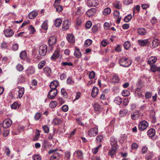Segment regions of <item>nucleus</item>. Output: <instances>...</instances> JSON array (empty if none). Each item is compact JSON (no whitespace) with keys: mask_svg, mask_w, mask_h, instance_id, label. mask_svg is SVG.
<instances>
[{"mask_svg":"<svg viewBox=\"0 0 160 160\" xmlns=\"http://www.w3.org/2000/svg\"><path fill=\"white\" fill-rule=\"evenodd\" d=\"M56 42V38L54 36H52L49 38L48 43L49 45H52L55 43Z\"/></svg>","mask_w":160,"mask_h":160,"instance_id":"a211bd4d","label":"nucleus"},{"mask_svg":"<svg viewBox=\"0 0 160 160\" xmlns=\"http://www.w3.org/2000/svg\"><path fill=\"white\" fill-rule=\"evenodd\" d=\"M62 22V20L60 19H56L54 22V25L56 27H59L60 26Z\"/></svg>","mask_w":160,"mask_h":160,"instance_id":"c9c22d12","label":"nucleus"},{"mask_svg":"<svg viewBox=\"0 0 160 160\" xmlns=\"http://www.w3.org/2000/svg\"><path fill=\"white\" fill-rule=\"evenodd\" d=\"M12 124V121L10 118H7L3 121L2 126L4 128H7L10 127Z\"/></svg>","mask_w":160,"mask_h":160,"instance_id":"423d86ee","label":"nucleus"},{"mask_svg":"<svg viewBox=\"0 0 160 160\" xmlns=\"http://www.w3.org/2000/svg\"><path fill=\"white\" fill-rule=\"evenodd\" d=\"M47 52V46L45 44L41 46L39 49V55L41 56H45Z\"/></svg>","mask_w":160,"mask_h":160,"instance_id":"7ed1b4c3","label":"nucleus"},{"mask_svg":"<svg viewBox=\"0 0 160 160\" xmlns=\"http://www.w3.org/2000/svg\"><path fill=\"white\" fill-rule=\"evenodd\" d=\"M57 105V103L56 101H52L50 102L49 106L51 108H53L56 107Z\"/></svg>","mask_w":160,"mask_h":160,"instance_id":"49530a36","label":"nucleus"},{"mask_svg":"<svg viewBox=\"0 0 160 160\" xmlns=\"http://www.w3.org/2000/svg\"><path fill=\"white\" fill-rule=\"evenodd\" d=\"M18 44H14L12 47V49L13 51H16L18 50Z\"/></svg>","mask_w":160,"mask_h":160,"instance_id":"4d7b16f0","label":"nucleus"},{"mask_svg":"<svg viewBox=\"0 0 160 160\" xmlns=\"http://www.w3.org/2000/svg\"><path fill=\"white\" fill-rule=\"evenodd\" d=\"M60 50L57 49L55 51L52 55L51 56V59L53 60H55L59 57Z\"/></svg>","mask_w":160,"mask_h":160,"instance_id":"1a4fd4ad","label":"nucleus"},{"mask_svg":"<svg viewBox=\"0 0 160 160\" xmlns=\"http://www.w3.org/2000/svg\"><path fill=\"white\" fill-rule=\"evenodd\" d=\"M92 22L90 21H88L86 24V27L87 28H90L92 26Z\"/></svg>","mask_w":160,"mask_h":160,"instance_id":"bf43d9fd","label":"nucleus"},{"mask_svg":"<svg viewBox=\"0 0 160 160\" xmlns=\"http://www.w3.org/2000/svg\"><path fill=\"white\" fill-rule=\"evenodd\" d=\"M119 63L121 66L127 67L129 66L131 64L132 62L128 58H122L119 60Z\"/></svg>","mask_w":160,"mask_h":160,"instance_id":"f257e3e1","label":"nucleus"},{"mask_svg":"<svg viewBox=\"0 0 160 160\" xmlns=\"http://www.w3.org/2000/svg\"><path fill=\"white\" fill-rule=\"evenodd\" d=\"M92 40L88 39H87L85 42V45L87 46H90L92 43Z\"/></svg>","mask_w":160,"mask_h":160,"instance_id":"a18cd8bd","label":"nucleus"},{"mask_svg":"<svg viewBox=\"0 0 160 160\" xmlns=\"http://www.w3.org/2000/svg\"><path fill=\"white\" fill-rule=\"evenodd\" d=\"M120 78L119 77L116 75H113L111 78V80L112 83H118L120 81Z\"/></svg>","mask_w":160,"mask_h":160,"instance_id":"4468645a","label":"nucleus"},{"mask_svg":"<svg viewBox=\"0 0 160 160\" xmlns=\"http://www.w3.org/2000/svg\"><path fill=\"white\" fill-rule=\"evenodd\" d=\"M122 99L119 97H115L114 100V102L119 105L121 104L122 102Z\"/></svg>","mask_w":160,"mask_h":160,"instance_id":"473e14b6","label":"nucleus"},{"mask_svg":"<svg viewBox=\"0 0 160 160\" xmlns=\"http://www.w3.org/2000/svg\"><path fill=\"white\" fill-rule=\"evenodd\" d=\"M158 39H155L152 42V46L154 48L157 47L158 45Z\"/></svg>","mask_w":160,"mask_h":160,"instance_id":"e433bc0d","label":"nucleus"},{"mask_svg":"<svg viewBox=\"0 0 160 160\" xmlns=\"http://www.w3.org/2000/svg\"><path fill=\"white\" fill-rule=\"evenodd\" d=\"M110 144L112 147H115L118 148L117 140L114 137H112L110 138Z\"/></svg>","mask_w":160,"mask_h":160,"instance_id":"9b49d317","label":"nucleus"},{"mask_svg":"<svg viewBox=\"0 0 160 160\" xmlns=\"http://www.w3.org/2000/svg\"><path fill=\"white\" fill-rule=\"evenodd\" d=\"M54 6L56 8V11L57 12H61L63 10L62 7L61 5H58Z\"/></svg>","mask_w":160,"mask_h":160,"instance_id":"de8ad7c7","label":"nucleus"},{"mask_svg":"<svg viewBox=\"0 0 160 160\" xmlns=\"http://www.w3.org/2000/svg\"><path fill=\"white\" fill-rule=\"evenodd\" d=\"M98 132V127H94L90 129L88 131V134L90 137H93L96 136Z\"/></svg>","mask_w":160,"mask_h":160,"instance_id":"f03ea898","label":"nucleus"},{"mask_svg":"<svg viewBox=\"0 0 160 160\" xmlns=\"http://www.w3.org/2000/svg\"><path fill=\"white\" fill-rule=\"evenodd\" d=\"M41 115L40 113H37L34 116V118L36 120H38L40 118Z\"/></svg>","mask_w":160,"mask_h":160,"instance_id":"69168bd1","label":"nucleus"},{"mask_svg":"<svg viewBox=\"0 0 160 160\" xmlns=\"http://www.w3.org/2000/svg\"><path fill=\"white\" fill-rule=\"evenodd\" d=\"M82 23L81 18L80 16L78 17L76 20V24L78 26L81 25Z\"/></svg>","mask_w":160,"mask_h":160,"instance_id":"4c0bfd02","label":"nucleus"},{"mask_svg":"<svg viewBox=\"0 0 160 160\" xmlns=\"http://www.w3.org/2000/svg\"><path fill=\"white\" fill-rule=\"evenodd\" d=\"M61 65L62 66H66V65H68V66H72L73 65V64L70 62H62L61 63Z\"/></svg>","mask_w":160,"mask_h":160,"instance_id":"603ef678","label":"nucleus"},{"mask_svg":"<svg viewBox=\"0 0 160 160\" xmlns=\"http://www.w3.org/2000/svg\"><path fill=\"white\" fill-rule=\"evenodd\" d=\"M42 128L45 133H48L49 132V128L47 125L43 126Z\"/></svg>","mask_w":160,"mask_h":160,"instance_id":"0e129e2a","label":"nucleus"},{"mask_svg":"<svg viewBox=\"0 0 160 160\" xmlns=\"http://www.w3.org/2000/svg\"><path fill=\"white\" fill-rule=\"evenodd\" d=\"M43 69L44 72L48 76H49L51 72V69L48 67L44 68Z\"/></svg>","mask_w":160,"mask_h":160,"instance_id":"f704fd0d","label":"nucleus"},{"mask_svg":"<svg viewBox=\"0 0 160 160\" xmlns=\"http://www.w3.org/2000/svg\"><path fill=\"white\" fill-rule=\"evenodd\" d=\"M138 32L140 35H144L146 34V31L144 28H139L138 29Z\"/></svg>","mask_w":160,"mask_h":160,"instance_id":"c756f323","label":"nucleus"},{"mask_svg":"<svg viewBox=\"0 0 160 160\" xmlns=\"http://www.w3.org/2000/svg\"><path fill=\"white\" fill-rule=\"evenodd\" d=\"M130 94V92L127 90H123L122 92V95L124 97H126L129 96Z\"/></svg>","mask_w":160,"mask_h":160,"instance_id":"37998d69","label":"nucleus"},{"mask_svg":"<svg viewBox=\"0 0 160 160\" xmlns=\"http://www.w3.org/2000/svg\"><path fill=\"white\" fill-rule=\"evenodd\" d=\"M67 40L71 43H73L75 41V38L73 35L69 34L67 36Z\"/></svg>","mask_w":160,"mask_h":160,"instance_id":"2eb2a0df","label":"nucleus"},{"mask_svg":"<svg viewBox=\"0 0 160 160\" xmlns=\"http://www.w3.org/2000/svg\"><path fill=\"white\" fill-rule=\"evenodd\" d=\"M60 157V155L58 153H54L50 158V160H58Z\"/></svg>","mask_w":160,"mask_h":160,"instance_id":"393cba45","label":"nucleus"},{"mask_svg":"<svg viewBox=\"0 0 160 160\" xmlns=\"http://www.w3.org/2000/svg\"><path fill=\"white\" fill-rule=\"evenodd\" d=\"M20 57L23 59H25L27 57V53L25 51H22L20 53Z\"/></svg>","mask_w":160,"mask_h":160,"instance_id":"c03bdc74","label":"nucleus"},{"mask_svg":"<svg viewBox=\"0 0 160 160\" xmlns=\"http://www.w3.org/2000/svg\"><path fill=\"white\" fill-rule=\"evenodd\" d=\"M70 24V22L68 20H65L63 22V28L65 30L69 29V26Z\"/></svg>","mask_w":160,"mask_h":160,"instance_id":"dca6fc26","label":"nucleus"},{"mask_svg":"<svg viewBox=\"0 0 160 160\" xmlns=\"http://www.w3.org/2000/svg\"><path fill=\"white\" fill-rule=\"evenodd\" d=\"M75 50L74 52V55L77 58H80L82 55L79 49L76 47H75Z\"/></svg>","mask_w":160,"mask_h":160,"instance_id":"412c9836","label":"nucleus"},{"mask_svg":"<svg viewBox=\"0 0 160 160\" xmlns=\"http://www.w3.org/2000/svg\"><path fill=\"white\" fill-rule=\"evenodd\" d=\"M93 107L94 109L96 111L101 112L102 109L101 106L97 102L94 104Z\"/></svg>","mask_w":160,"mask_h":160,"instance_id":"4be33fe9","label":"nucleus"},{"mask_svg":"<svg viewBox=\"0 0 160 160\" xmlns=\"http://www.w3.org/2000/svg\"><path fill=\"white\" fill-rule=\"evenodd\" d=\"M111 12V9L109 8H105L102 12L103 15H108Z\"/></svg>","mask_w":160,"mask_h":160,"instance_id":"2f4dec72","label":"nucleus"},{"mask_svg":"<svg viewBox=\"0 0 160 160\" xmlns=\"http://www.w3.org/2000/svg\"><path fill=\"white\" fill-rule=\"evenodd\" d=\"M139 117V114L138 112H135L131 114V117L133 120H137L138 118Z\"/></svg>","mask_w":160,"mask_h":160,"instance_id":"cd10ccee","label":"nucleus"},{"mask_svg":"<svg viewBox=\"0 0 160 160\" xmlns=\"http://www.w3.org/2000/svg\"><path fill=\"white\" fill-rule=\"evenodd\" d=\"M98 4V0H88L87 5L90 7H96Z\"/></svg>","mask_w":160,"mask_h":160,"instance_id":"0eeeda50","label":"nucleus"},{"mask_svg":"<svg viewBox=\"0 0 160 160\" xmlns=\"http://www.w3.org/2000/svg\"><path fill=\"white\" fill-rule=\"evenodd\" d=\"M25 81V77L22 75H20L18 78V83H21Z\"/></svg>","mask_w":160,"mask_h":160,"instance_id":"ea45409f","label":"nucleus"},{"mask_svg":"<svg viewBox=\"0 0 160 160\" xmlns=\"http://www.w3.org/2000/svg\"><path fill=\"white\" fill-rule=\"evenodd\" d=\"M96 12V10L95 8H92L88 10L86 14L88 17H91L95 15Z\"/></svg>","mask_w":160,"mask_h":160,"instance_id":"ddd939ff","label":"nucleus"},{"mask_svg":"<svg viewBox=\"0 0 160 160\" xmlns=\"http://www.w3.org/2000/svg\"><path fill=\"white\" fill-rule=\"evenodd\" d=\"M35 72V69L32 67H29L26 71L27 74L28 76L33 74Z\"/></svg>","mask_w":160,"mask_h":160,"instance_id":"b1692460","label":"nucleus"},{"mask_svg":"<svg viewBox=\"0 0 160 160\" xmlns=\"http://www.w3.org/2000/svg\"><path fill=\"white\" fill-rule=\"evenodd\" d=\"M148 42V39L144 40H139L138 41V44L141 46H144L147 44Z\"/></svg>","mask_w":160,"mask_h":160,"instance_id":"aec40b11","label":"nucleus"},{"mask_svg":"<svg viewBox=\"0 0 160 160\" xmlns=\"http://www.w3.org/2000/svg\"><path fill=\"white\" fill-rule=\"evenodd\" d=\"M148 150V147L146 146H143L142 149V154H144L147 152Z\"/></svg>","mask_w":160,"mask_h":160,"instance_id":"052dcab7","label":"nucleus"},{"mask_svg":"<svg viewBox=\"0 0 160 160\" xmlns=\"http://www.w3.org/2000/svg\"><path fill=\"white\" fill-rule=\"evenodd\" d=\"M132 17L131 15H128L124 18V21L126 22H128L131 19Z\"/></svg>","mask_w":160,"mask_h":160,"instance_id":"8fccbe9b","label":"nucleus"},{"mask_svg":"<svg viewBox=\"0 0 160 160\" xmlns=\"http://www.w3.org/2000/svg\"><path fill=\"white\" fill-rule=\"evenodd\" d=\"M148 125V123L146 121L144 120L141 122L138 126L139 129L141 131H143L147 128Z\"/></svg>","mask_w":160,"mask_h":160,"instance_id":"20e7f679","label":"nucleus"},{"mask_svg":"<svg viewBox=\"0 0 160 160\" xmlns=\"http://www.w3.org/2000/svg\"><path fill=\"white\" fill-rule=\"evenodd\" d=\"M98 88L95 87H93L91 95L93 97H96L98 93Z\"/></svg>","mask_w":160,"mask_h":160,"instance_id":"c85d7f7f","label":"nucleus"},{"mask_svg":"<svg viewBox=\"0 0 160 160\" xmlns=\"http://www.w3.org/2000/svg\"><path fill=\"white\" fill-rule=\"evenodd\" d=\"M38 15V13L35 11L30 12L28 15V17L30 19H32Z\"/></svg>","mask_w":160,"mask_h":160,"instance_id":"a878e982","label":"nucleus"},{"mask_svg":"<svg viewBox=\"0 0 160 160\" xmlns=\"http://www.w3.org/2000/svg\"><path fill=\"white\" fill-rule=\"evenodd\" d=\"M124 48L126 50L129 49L131 45L130 42L128 41H126L123 44Z\"/></svg>","mask_w":160,"mask_h":160,"instance_id":"79ce46f5","label":"nucleus"},{"mask_svg":"<svg viewBox=\"0 0 160 160\" xmlns=\"http://www.w3.org/2000/svg\"><path fill=\"white\" fill-rule=\"evenodd\" d=\"M28 30L30 33L31 34H33L36 31L35 28L31 25L28 28Z\"/></svg>","mask_w":160,"mask_h":160,"instance_id":"09e8293b","label":"nucleus"},{"mask_svg":"<svg viewBox=\"0 0 160 160\" xmlns=\"http://www.w3.org/2000/svg\"><path fill=\"white\" fill-rule=\"evenodd\" d=\"M95 74L94 72H91L89 74V78L91 79L95 77Z\"/></svg>","mask_w":160,"mask_h":160,"instance_id":"5fc2aeb1","label":"nucleus"},{"mask_svg":"<svg viewBox=\"0 0 160 160\" xmlns=\"http://www.w3.org/2000/svg\"><path fill=\"white\" fill-rule=\"evenodd\" d=\"M58 91L57 89H51L49 92L48 97L50 99H53L57 95Z\"/></svg>","mask_w":160,"mask_h":160,"instance_id":"39448f33","label":"nucleus"},{"mask_svg":"<svg viewBox=\"0 0 160 160\" xmlns=\"http://www.w3.org/2000/svg\"><path fill=\"white\" fill-rule=\"evenodd\" d=\"M153 154L152 152L148 153L146 155V160H149L151 159L153 157Z\"/></svg>","mask_w":160,"mask_h":160,"instance_id":"58836bf2","label":"nucleus"},{"mask_svg":"<svg viewBox=\"0 0 160 160\" xmlns=\"http://www.w3.org/2000/svg\"><path fill=\"white\" fill-rule=\"evenodd\" d=\"M77 154V157L79 159H81L83 158V153L81 151L78 150L74 153Z\"/></svg>","mask_w":160,"mask_h":160,"instance_id":"7c9ffc66","label":"nucleus"},{"mask_svg":"<svg viewBox=\"0 0 160 160\" xmlns=\"http://www.w3.org/2000/svg\"><path fill=\"white\" fill-rule=\"evenodd\" d=\"M155 130L154 129H149L147 132V134L150 137H153L155 133Z\"/></svg>","mask_w":160,"mask_h":160,"instance_id":"5701e85b","label":"nucleus"},{"mask_svg":"<svg viewBox=\"0 0 160 160\" xmlns=\"http://www.w3.org/2000/svg\"><path fill=\"white\" fill-rule=\"evenodd\" d=\"M62 111L64 112H66L68 111V108L67 105H64L62 106Z\"/></svg>","mask_w":160,"mask_h":160,"instance_id":"774afa93","label":"nucleus"},{"mask_svg":"<svg viewBox=\"0 0 160 160\" xmlns=\"http://www.w3.org/2000/svg\"><path fill=\"white\" fill-rule=\"evenodd\" d=\"M59 85V82L57 81H54L51 82L50 84L51 89H56V87Z\"/></svg>","mask_w":160,"mask_h":160,"instance_id":"f3484780","label":"nucleus"},{"mask_svg":"<svg viewBox=\"0 0 160 160\" xmlns=\"http://www.w3.org/2000/svg\"><path fill=\"white\" fill-rule=\"evenodd\" d=\"M48 21L47 20H45L43 22L42 25L41 27L42 29L45 30H47L48 29Z\"/></svg>","mask_w":160,"mask_h":160,"instance_id":"a19ab883","label":"nucleus"},{"mask_svg":"<svg viewBox=\"0 0 160 160\" xmlns=\"http://www.w3.org/2000/svg\"><path fill=\"white\" fill-rule=\"evenodd\" d=\"M23 67L20 64H18L16 66V68L19 71H22L23 69Z\"/></svg>","mask_w":160,"mask_h":160,"instance_id":"3c124183","label":"nucleus"},{"mask_svg":"<svg viewBox=\"0 0 160 160\" xmlns=\"http://www.w3.org/2000/svg\"><path fill=\"white\" fill-rule=\"evenodd\" d=\"M98 29V28L97 26H93L92 28V31L93 33H95L97 31Z\"/></svg>","mask_w":160,"mask_h":160,"instance_id":"338daca9","label":"nucleus"},{"mask_svg":"<svg viewBox=\"0 0 160 160\" xmlns=\"http://www.w3.org/2000/svg\"><path fill=\"white\" fill-rule=\"evenodd\" d=\"M62 120L58 118H55L53 120V123L54 126L59 125L62 123Z\"/></svg>","mask_w":160,"mask_h":160,"instance_id":"72a5a7b5","label":"nucleus"},{"mask_svg":"<svg viewBox=\"0 0 160 160\" xmlns=\"http://www.w3.org/2000/svg\"><path fill=\"white\" fill-rule=\"evenodd\" d=\"M4 33L5 36L7 37H12L14 34L13 30L11 29H7L4 31Z\"/></svg>","mask_w":160,"mask_h":160,"instance_id":"6e6552de","label":"nucleus"},{"mask_svg":"<svg viewBox=\"0 0 160 160\" xmlns=\"http://www.w3.org/2000/svg\"><path fill=\"white\" fill-rule=\"evenodd\" d=\"M117 149L118 148H116V147H112L108 153L109 155L111 157H112L116 154V151Z\"/></svg>","mask_w":160,"mask_h":160,"instance_id":"f8f14e48","label":"nucleus"},{"mask_svg":"<svg viewBox=\"0 0 160 160\" xmlns=\"http://www.w3.org/2000/svg\"><path fill=\"white\" fill-rule=\"evenodd\" d=\"M18 89V97L19 98H21L24 93L25 89L24 87L21 86H18L17 88Z\"/></svg>","mask_w":160,"mask_h":160,"instance_id":"9d476101","label":"nucleus"},{"mask_svg":"<svg viewBox=\"0 0 160 160\" xmlns=\"http://www.w3.org/2000/svg\"><path fill=\"white\" fill-rule=\"evenodd\" d=\"M150 69L152 71L154 72L157 71V67L155 65H152Z\"/></svg>","mask_w":160,"mask_h":160,"instance_id":"864d4df0","label":"nucleus"},{"mask_svg":"<svg viewBox=\"0 0 160 160\" xmlns=\"http://www.w3.org/2000/svg\"><path fill=\"white\" fill-rule=\"evenodd\" d=\"M83 13V12L82 10V8L81 7L78 8L77 12V14L78 15L82 14Z\"/></svg>","mask_w":160,"mask_h":160,"instance_id":"6e6d98bb","label":"nucleus"},{"mask_svg":"<svg viewBox=\"0 0 160 160\" xmlns=\"http://www.w3.org/2000/svg\"><path fill=\"white\" fill-rule=\"evenodd\" d=\"M33 160H42L41 157L38 155H36L33 156Z\"/></svg>","mask_w":160,"mask_h":160,"instance_id":"e2e57ef3","label":"nucleus"},{"mask_svg":"<svg viewBox=\"0 0 160 160\" xmlns=\"http://www.w3.org/2000/svg\"><path fill=\"white\" fill-rule=\"evenodd\" d=\"M108 41L106 39H104L101 42V45L104 47H106L108 44Z\"/></svg>","mask_w":160,"mask_h":160,"instance_id":"680f3d73","label":"nucleus"},{"mask_svg":"<svg viewBox=\"0 0 160 160\" xmlns=\"http://www.w3.org/2000/svg\"><path fill=\"white\" fill-rule=\"evenodd\" d=\"M113 6L115 8L120 9L122 8L121 3L119 1H116L113 3Z\"/></svg>","mask_w":160,"mask_h":160,"instance_id":"bb28decb","label":"nucleus"},{"mask_svg":"<svg viewBox=\"0 0 160 160\" xmlns=\"http://www.w3.org/2000/svg\"><path fill=\"white\" fill-rule=\"evenodd\" d=\"M157 60V58L156 57L152 56L148 59V63L151 65L152 64L155 63Z\"/></svg>","mask_w":160,"mask_h":160,"instance_id":"6ab92c4d","label":"nucleus"},{"mask_svg":"<svg viewBox=\"0 0 160 160\" xmlns=\"http://www.w3.org/2000/svg\"><path fill=\"white\" fill-rule=\"evenodd\" d=\"M18 106V108L19 107V106L18 105V103L17 102H13L11 105L12 108L13 109H16Z\"/></svg>","mask_w":160,"mask_h":160,"instance_id":"13d9d810","label":"nucleus"}]
</instances>
